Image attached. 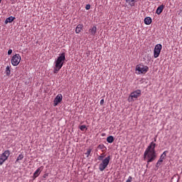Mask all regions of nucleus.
<instances>
[{
  "instance_id": "4be33fe9",
  "label": "nucleus",
  "mask_w": 182,
  "mask_h": 182,
  "mask_svg": "<svg viewBox=\"0 0 182 182\" xmlns=\"http://www.w3.org/2000/svg\"><path fill=\"white\" fill-rule=\"evenodd\" d=\"M60 69H62L61 68H58L56 67V65L55 66V68H54V73H58V71L60 70Z\"/></svg>"
},
{
  "instance_id": "6e6552de",
  "label": "nucleus",
  "mask_w": 182,
  "mask_h": 182,
  "mask_svg": "<svg viewBox=\"0 0 182 182\" xmlns=\"http://www.w3.org/2000/svg\"><path fill=\"white\" fill-rule=\"evenodd\" d=\"M62 100H63V96L62 94H58L54 99L53 107H56V106H58V105H59Z\"/></svg>"
},
{
  "instance_id": "9d476101",
  "label": "nucleus",
  "mask_w": 182,
  "mask_h": 182,
  "mask_svg": "<svg viewBox=\"0 0 182 182\" xmlns=\"http://www.w3.org/2000/svg\"><path fill=\"white\" fill-rule=\"evenodd\" d=\"M42 170L41 169V168H38L33 173V180H35V178H36L37 177H39V175L41 174Z\"/></svg>"
},
{
  "instance_id": "bb28decb",
  "label": "nucleus",
  "mask_w": 182,
  "mask_h": 182,
  "mask_svg": "<svg viewBox=\"0 0 182 182\" xmlns=\"http://www.w3.org/2000/svg\"><path fill=\"white\" fill-rule=\"evenodd\" d=\"M164 159H166V156H165L164 154H162L161 155V157H160L159 159H160V160H162V161H163V160H164Z\"/></svg>"
},
{
  "instance_id": "f257e3e1",
  "label": "nucleus",
  "mask_w": 182,
  "mask_h": 182,
  "mask_svg": "<svg viewBox=\"0 0 182 182\" xmlns=\"http://www.w3.org/2000/svg\"><path fill=\"white\" fill-rule=\"evenodd\" d=\"M156 146V144L154 141L151 142L144 153V160L147 161V164L154 161L157 159Z\"/></svg>"
},
{
  "instance_id": "9b49d317",
  "label": "nucleus",
  "mask_w": 182,
  "mask_h": 182,
  "mask_svg": "<svg viewBox=\"0 0 182 182\" xmlns=\"http://www.w3.org/2000/svg\"><path fill=\"white\" fill-rule=\"evenodd\" d=\"M83 29V24H78L75 28V33H80Z\"/></svg>"
},
{
  "instance_id": "412c9836",
  "label": "nucleus",
  "mask_w": 182,
  "mask_h": 182,
  "mask_svg": "<svg viewBox=\"0 0 182 182\" xmlns=\"http://www.w3.org/2000/svg\"><path fill=\"white\" fill-rule=\"evenodd\" d=\"M22 159H23V154H20L16 159V162L18 163L20 160H22Z\"/></svg>"
},
{
  "instance_id": "4468645a",
  "label": "nucleus",
  "mask_w": 182,
  "mask_h": 182,
  "mask_svg": "<svg viewBox=\"0 0 182 182\" xmlns=\"http://www.w3.org/2000/svg\"><path fill=\"white\" fill-rule=\"evenodd\" d=\"M14 20L15 17L10 16L6 19L5 23H11V22H14Z\"/></svg>"
},
{
  "instance_id": "473e14b6",
  "label": "nucleus",
  "mask_w": 182,
  "mask_h": 182,
  "mask_svg": "<svg viewBox=\"0 0 182 182\" xmlns=\"http://www.w3.org/2000/svg\"><path fill=\"white\" fill-rule=\"evenodd\" d=\"M1 2H2V0H0V4H1Z\"/></svg>"
},
{
  "instance_id": "f03ea898",
  "label": "nucleus",
  "mask_w": 182,
  "mask_h": 182,
  "mask_svg": "<svg viewBox=\"0 0 182 182\" xmlns=\"http://www.w3.org/2000/svg\"><path fill=\"white\" fill-rule=\"evenodd\" d=\"M136 72H138V75H146L149 72V67L142 64H139L135 68Z\"/></svg>"
},
{
  "instance_id": "ddd939ff",
  "label": "nucleus",
  "mask_w": 182,
  "mask_h": 182,
  "mask_svg": "<svg viewBox=\"0 0 182 182\" xmlns=\"http://www.w3.org/2000/svg\"><path fill=\"white\" fill-rule=\"evenodd\" d=\"M97 31V28L96 26H93L92 28L89 30L90 33L92 36H95L96 35V32Z\"/></svg>"
},
{
  "instance_id": "f3484780",
  "label": "nucleus",
  "mask_w": 182,
  "mask_h": 182,
  "mask_svg": "<svg viewBox=\"0 0 182 182\" xmlns=\"http://www.w3.org/2000/svg\"><path fill=\"white\" fill-rule=\"evenodd\" d=\"M85 156L87 159H89L90 156H92V148H88L85 153Z\"/></svg>"
},
{
  "instance_id": "aec40b11",
  "label": "nucleus",
  "mask_w": 182,
  "mask_h": 182,
  "mask_svg": "<svg viewBox=\"0 0 182 182\" xmlns=\"http://www.w3.org/2000/svg\"><path fill=\"white\" fill-rule=\"evenodd\" d=\"M97 149H99L100 150H104V149H106V146H105L104 144H101L97 146Z\"/></svg>"
},
{
  "instance_id": "7ed1b4c3",
  "label": "nucleus",
  "mask_w": 182,
  "mask_h": 182,
  "mask_svg": "<svg viewBox=\"0 0 182 182\" xmlns=\"http://www.w3.org/2000/svg\"><path fill=\"white\" fill-rule=\"evenodd\" d=\"M66 57L65 56V53L60 54V55L55 61V68H61L63 66V62H65Z\"/></svg>"
},
{
  "instance_id": "1a4fd4ad",
  "label": "nucleus",
  "mask_w": 182,
  "mask_h": 182,
  "mask_svg": "<svg viewBox=\"0 0 182 182\" xmlns=\"http://www.w3.org/2000/svg\"><path fill=\"white\" fill-rule=\"evenodd\" d=\"M141 95V91L140 90H136L130 94L129 97H131V99H137V97H140Z\"/></svg>"
},
{
  "instance_id": "c756f323",
  "label": "nucleus",
  "mask_w": 182,
  "mask_h": 182,
  "mask_svg": "<svg viewBox=\"0 0 182 182\" xmlns=\"http://www.w3.org/2000/svg\"><path fill=\"white\" fill-rule=\"evenodd\" d=\"M104 103H105V100L104 99L101 100L100 104L102 105Z\"/></svg>"
},
{
  "instance_id": "423d86ee",
  "label": "nucleus",
  "mask_w": 182,
  "mask_h": 182,
  "mask_svg": "<svg viewBox=\"0 0 182 182\" xmlns=\"http://www.w3.org/2000/svg\"><path fill=\"white\" fill-rule=\"evenodd\" d=\"M21 63V55L19 54H16L11 58V64L13 66H18Z\"/></svg>"
},
{
  "instance_id": "2f4dec72",
  "label": "nucleus",
  "mask_w": 182,
  "mask_h": 182,
  "mask_svg": "<svg viewBox=\"0 0 182 182\" xmlns=\"http://www.w3.org/2000/svg\"><path fill=\"white\" fill-rule=\"evenodd\" d=\"M154 141H157V138L156 137L154 138Z\"/></svg>"
},
{
  "instance_id": "c85d7f7f",
  "label": "nucleus",
  "mask_w": 182,
  "mask_h": 182,
  "mask_svg": "<svg viewBox=\"0 0 182 182\" xmlns=\"http://www.w3.org/2000/svg\"><path fill=\"white\" fill-rule=\"evenodd\" d=\"M8 55H12V49L9 50Z\"/></svg>"
},
{
  "instance_id": "b1692460",
  "label": "nucleus",
  "mask_w": 182,
  "mask_h": 182,
  "mask_svg": "<svg viewBox=\"0 0 182 182\" xmlns=\"http://www.w3.org/2000/svg\"><path fill=\"white\" fill-rule=\"evenodd\" d=\"M103 159H105V154H101L98 156V160H103Z\"/></svg>"
},
{
  "instance_id": "dca6fc26",
  "label": "nucleus",
  "mask_w": 182,
  "mask_h": 182,
  "mask_svg": "<svg viewBox=\"0 0 182 182\" xmlns=\"http://www.w3.org/2000/svg\"><path fill=\"white\" fill-rule=\"evenodd\" d=\"M144 23H145V25H150L151 23V18L146 17L144 18Z\"/></svg>"
},
{
  "instance_id": "7c9ffc66",
  "label": "nucleus",
  "mask_w": 182,
  "mask_h": 182,
  "mask_svg": "<svg viewBox=\"0 0 182 182\" xmlns=\"http://www.w3.org/2000/svg\"><path fill=\"white\" fill-rule=\"evenodd\" d=\"M168 151H164V153L162 154H164V156L166 157V154H167Z\"/></svg>"
},
{
  "instance_id": "cd10ccee",
  "label": "nucleus",
  "mask_w": 182,
  "mask_h": 182,
  "mask_svg": "<svg viewBox=\"0 0 182 182\" xmlns=\"http://www.w3.org/2000/svg\"><path fill=\"white\" fill-rule=\"evenodd\" d=\"M85 9L87 11H89V9H90V4H87L86 6H85Z\"/></svg>"
},
{
  "instance_id": "20e7f679",
  "label": "nucleus",
  "mask_w": 182,
  "mask_h": 182,
  "mask_svg": "<svg viewBox=\"0 0 182 182\" xmlns=\"http://www.w3.org/2000/svg\"><path fill=\"white\" fill-rule=\"evenodd\" d=\"M109 163H110V156H108L104 160H102V162L99 166V170L100 171H104L107 166H109Z\"/></svg>"
},
{
  "instance_id": "0eeeda50",
  "label": "nucleus",
  "mask_w": 182,
  "mask_h": 182,
  "mask_svg": "<svg viewBox=\"0 0 182 182\" xmlns=\"http://www.w3.org/2000/svg\"><path fill=\"white\" fill-rule=\"evenodd\" d=\"M161 49H163V46H161V44H157L155 46L154 50V56L155 58H159V56H160Z\"/></svg>"
},
{
  "instance_id": "f8f14e48",
  "label": "nucleus",
  "mask_w": 182,
  "mask_h": 182,
  "mask_svg": "<svg viewBox=\"0 0 182 182\" xmlns=\"http://www.w3.org/2000/svg\"><path fill=\"white\" fill-rule=\"evenodd\" d=\"M164 9V5L161 4L157 8L156 14H157V15H160V14L163 12Z\"/></svg>"
},
{
  "instance_id": "a878e982",
  "label": "nucleus",
  "mask_w": 182,
  "mask_h": 182,
  "mask_svg": "<svg viewBox=\"0 0 182 182\" xmlns=\"http://www.w3.org/2000/svg\"><path fill=\"white\" fill-rule=\"evenodd\" d=\"M132 181H133V178L132 176H129L126 182H132Z\"/></svg>"
},
{
  "instance_id": "39448f33",
  "label": "nucleus",
  "mask_w": 182,
  "mask_h": 182,
  "mask_svg": "<svg viewBox=\"0 0 182 182\" xmlns=\"http://www.w3.org/2000/svg\"><path fill=\"white\" fill-rule=\"evenodd\" d=\"M11 152L9 150L5 151L1 156H0V166H2L6 160H8V157H9Z\"/></svg>"
},
{
  "instance_id": "6ab92c4d",
  "label": "nucleus",
  "mask_w": 182,
  "mask_h": 182,
  "mask_svg": "<svg viewBox=\"0 0 182 182\" xmlns=\"http://www.w3.org/2000/svg\"><path fill=\"white\" fill-rule=\"evenodd\" d=\"M6 75L9 76L11 75V68L8 65L6 68Z\"/></svg>"
},
{
  "instance_id": "5701e85b",
  "label": "nucleus",
  "mask_w": 182,
  "mask_h": 182,
  "mask_svg": "<svg viewBox=\"0 0 182 182\" xmlns=\"http://www.w3.org/2000/svg\"><path fill=\"white\" fill-rule=\"evenodd\" d=\"M162 161H163L162 159H159V160L157 161V163L156 164V167H159L161 165Z\"/></svg>"
},
{
  "instance_id": "2eb2a0df",
  "label": "nucleus",
  "mask_w": 182,
  "mask_h": 182,
  "mask_svg": "<svg viewBox=\"0 0 182 182\" xmlns=\"http://www.w3.org/2000/svg\"><path fill=\"white\" fill-rule=\"evenodd\" d=\"M127 4H129L130 6H134V4L137 2V0H125Z\"/></svg>"
},
{
  "instance_id": "a211bd4d",
  "label": "nucleus",
  "mask_w": 182,
  "mask_h": 182,
  "mask_svg": "<svg viewBox=\"0 0 182 182\" xmlns=\"http://www.w3.org/2000/svg\"><path fill=\"white\" fill-rule=\"evenodd\" d=\"M107 143H113L114 141V138L113 136H109L107 138Z\"/></svg>"
},
{
  "instance_id": "393cba45",
  "label": "nucleus",
  "mask_w": 182,
  "mask_h": 182,
  "mask_svg": "<svg viewBox=\"0 0 182 182\" xmlns=\"http://www.w3.org/2000/svg\"><path fill=\"white\" fill-rule=\"evenodd\" d=\"M80 130H82V132L85 131V129H86V125H81L80 127Z\"/></svg>"
}]
</instances>
